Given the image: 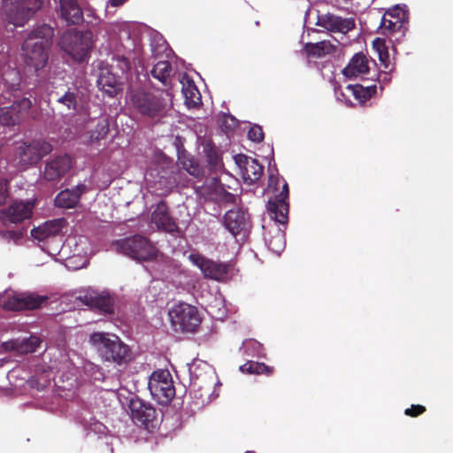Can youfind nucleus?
Here are the masks:
<instances>
[{"instance_id":"obj_36","label":"nucleus","mask_w":453,"mask_h":453,"mask_svg":"<svg viewBox=\"0 0 453 453\" xmlns=\"http://www.w3.org/2000/svg\"><path fill=\"white\" fill-rule=\"evenodd\" d=\"M240 370L242 372L249 374H265L272 375L273 373V367L268 366L264 363H258L254 361H248L244 365L240 366Z\"/></svg>"},{"instance_id":"obj_1","label":"nucleus","mask_w":453,"mask_h":453,"mask_svg":"<svg viewBox=\"0 0 453 453\" xmlns=\"http://www.w3.org/2000/svg\"><path fill=\"white\" fill-rule=\"evenodd\" d=\"M53 36L54 29L47 24L37 27L27 35L21 46L22 57L27 67L37 72L46 66Z\"/></svg>"},{"instance_id":"obj_49","label":"nucleus","mask_w":453,"mask_h":453,"mask_svg":"<svg viewBox=\"0 0 453 453\" xmlns=\"http://www.w3.org/2000/svg\"><path fill=\"white\" fill-rule=\"evenodd\" d=\"M245 344H251V345H254V344H257V342L253 341V340H250L248 342H245Z\"/></svg>"},{"instance_id":"obj_47","label":"nucleus","mask_w":453,"mask_h":453,"mask_svg":"<svg viewBox=\"0 0 453 453\" xmlns=\"http://www.w3.org/2000/svg\"><path fill=\"white\" fill-rule=\"evenodd\" d=\"M228 120H230V121H231V124H229V125H228L229 127H233V126H234V124H235V119H234L233 117H231V116H227V115H226V116H225V119H224V121H223V123H222V126H226V122H227Z\"/></svg>"},{"instance_id":"obj_41","label":"nucleus","mask_w":453,"mask_h":453,"mask_svg":"<svg viewBox=\"0 0 453 453\" xmlns=\"http://www.w3.org/2000/svg\"><path fill=\"white\" fill-rule=\"evenodd\" d=\"M112 60L115 63V66L121 72V74L127 73L131 69V63L125 56H114Z\"/></svg>"},{"instance_id":"obj_11","label":"nucleus","mask_w":453,"mask_h":453,"mask_svg":"<svg viewBox=\"0 0 453 453\" xmlns=\"http://www.w3.org/2000/svg\"><path fill=\"white\" fill-rule=\"evenodd\" d=\"M82 304L96 309L104 314L114 313V298L106 291L87 290L76 297Z\"/></svg>"},{"instance_id":"obj_3","label":"nucleus","mask_w":453,"mask_h":453,"mask_svg":"<svg viewBox=\"0 0 453 453\" xmlns=\"http://www.w3.org/2000/svg\"><path fill=\"white\" fill-rule=\"evenodd\" d=\"M58 45L74 60L82 62L93 48L94 35L90 30L68 29L60 36Z\"/></svg>"},{"instance_id":"obj_7","label":"nucleus","mask_w":453,"mask_h":453,"mask_svg":"<svg viewBox=\"0 0 453 453\" xmlns=\"http://www.w3.org/2000/svg\"><path fill=\"white\" fill-rule=\"evenodd\" d=\"M53 145L43 139L33 140L29 142H21L16 148V160L18 165L27 169L36 165L41 159L51 153Z\"/></svg>"},{"instance_id":"obj_8","label":"nucleus","mask_w":453,"mask_h":453,"mask_svg":"<svg viewBox=\"0 0 453 453\" xmlns=\"http://www.w3.org/2000/svg\"><path fill=\"white\" fill-rule=\"evenodd\" d=\"M148 388L159 404L167 405L175 396L173 377L168 370L154 371L149 378Z\"/></svg>"},{"instance_id":"obj_44","label":"nucleus","mask_w":453,"mask_h":453,"mask_svg":"<svg viewBox=\"0 0 453 453\" xmlns=\"http://www.w3.org/2000/svg\"><path fill=\"white\" fill-rule=\"evenodd\" d=\"M8 181L7 180L1 179L0 180V206L4 205L9 197V189H8Z\"/></svg>"},{"instance_id":"obj_42","label":"nucleus","mask_w":453,"mask_h":453,"mask_svg":"<svg viewBox=\"0 0 453 453\" xmlns=\"http://www.w3.org/2000/svg\"><path fill=\"white\" fill-rule=\"evenodd\" d=\"M250 140L255 142H260L264 140V132L260 126L255 125L248 132Z\"/></svg>"},{"instance_id":"obj_12","label":"nucleus","mask_w":453,"mask_h":453,"mask_svg":"<svg viewBox=\"0 0 453 453\" xmlns=\"http://www.w3.org/2000/svg\"><path fill=\"white\" fill-rule=\"evenodd\" d=\"M33 208L34 203L30 202L14 201L8 207L0 210V222L5 226L21 223L32 217Z\"/></svg>"},{"instance_id":"obj_13","label":"nucleus","mask_w":453,"mask_h":453,"mask_svg":"<svg viewBox=\"0 0 453 453\" xmlns=\"http://www.w3.org/2000/svg\"><path fill=\"white\" fill-rule=\"evenodd\" d=\"M73 167V161L67 154L58 155L46 162L42 173V179L48 182H58Z\"/></svg>"},{"instance_id":"obj_19","label":"nucleus","mask_w":453,"mask_h":453,"mask_svg":"<svg viewBox=\"0 0 453 453\" xmlns=\"http://www.w3.org/2000/svg\"><path fill=\"white\" fill-rule=\"evenodd\" d=\"M407 19L406 11L399 5L388 9L381 18V33L383 35H391L400 31Z\"/></svg>"},{"instance_id":"obj_15","label":"nucleus","mask_w":453,"mask_h":453,"mask_svg":"<svg viewBox=\"0 0 453 453\" xmlns=\"http://www.w3.org/2000/svg\"><path fill=\"white\" fill-rule=\"evenodd\" d=\"M128 407L131 418L137 426L148 428L157 418L156 409L137 396L130 399Z\"/></svg>"},{"instance_id":"obj_26","label":"nucleus","mask_w":453,"mask_h":453,"mask_svg":"<svg viewBox=\"0 0 453 453\" xmlns=\"http://www.w3.org/2000/svg\"><path fill=\"white\" fill-rule=\"evenodd\" d=\"M41 341L36 336H30L24 339H13L4 342L1 348L5 352L16 351L19 354L32 353L39 347Z\"/></svg>"},{"instance_id":"obj_24","label":"nucleus","mask_w":453,"mask_h":453,"mask_svg":"<svg viewBox=\"0 0 453 453\" xmlns=\"http://www.w3.org/2000/svg\"><path fill=\"white\" fill-rule=\"evenodd\" d=\"M5 7L10 5L11 12H16L21 20L28 19L42 6V0H3Z\"/></svg>"},{"instance_id":"obj_32","label":"nucleus","mask_w":453,"mask_h":453,"mask_svg":"<svg viewBox=\"0 0 453 453\" xmlns=\"http://www.w3.org/2000/svg\"><path fill=\"white\" fill-rule=\"evenodd\" d=\"M173 67L169 61H158L150 70L151 76L165 86L170 85Z\"/></svg>"},{"instance_id":"obj_43","label":"nucleus","mask_w":453,"mask_h":453,"mask_svg":"<svg viewBox=\"0 0 453 453\" xmlns=\"http://www.w3.org/2000/svg\"><path fill=\"white\" fill-rule=\"evenodd\" d=\"M426 411V407L420 404H412L404 410V414L411 418H417Z\"/></svg>"},{"instance_id":"obj_21","label":"nucleus","mask_w":453,"mask_h":453,"mask_svg":"<svg viewBox=\"0 0 453 453\" xmlns=\"http://www.w3.org/2000/svg\"><path fill=\"white\" fill-rule=\"evenodd\" d=\"M151 222L155 224L157 229L167 233H177L178 225L171 215L169 208L165 201H160L151 213Z\"/></svg>"},{"instance_id":"obj_50","label":"nucleus","mask_w":453,"mask_h":453,"mask_svg":"<svg viewBox=\"0 0 453 453\" xmlns=\"http://www.w3.org/2000/svg\"><path fill=\"white\" fill-rule=\"evenodd\" d=\"M13 23H14L15 25H20V24H19V20H17V19L13 20Z\"/></svg>"},{"instance_id":"obj_28","label":"nucleus","mask_w":453,"mask_h":453,"mask_svg":"<svg viewBox=\"0 0 453 453\" xmlns=\"http://www.w3.org/2000/svg\"><path fill=\"white\" fill-rule=\"evenodd\" d=\"M96 82L99 89L110 97L115 96L122 89L117 75L109 71H103Z\"/></svg>"},{"instance_id":"obj_38","label":"nucleus","mask_w":453,"mask_h":453,"mask_svg":"<svg viewBox=\"0 0 453 453\" xmlns=\"http://www.w3.org/2000/svg\"><path fill=\"white\" fill-rule=\"evenodd\" d=\"M266 242L268 248L276 254H280L286 245L284 234L280 230H277L273 235L266 239Z\"/></svg>"},{"instance_id":"obj_48","label":"nucleus","mask_w":453,"mask_h":453,"mask_svg":"<svg viewBox=\"0 0 453 453\" xmlns=\"http://www.w3.org/2000/svg\"><path fill=\"white\" fill-rule=\"evenodd\" d=\"M127 0H109V3L111 6H120L122 5Z\"/></svg>"},{"instance_id":"obj_22","label":"nucleus","mask_w":453,"mask_h":453,"mask_svg":"<svg viewBox=\"0 0 453 453\" xmlns=\"http://www.w3.org/2000/svg\"><path fill=\"white\" fill-rule=\"evenodd\" d=\"M316 24L331 32L346 34L354 28L355 20L352 18H342L332 13H326L318 15Z\"/></svg>"},{"instance_id":"obj_40","label":"nucleus","mask_w":453,"mask_h":453,"mask_svg":"<svg viewBox=\"0 0 453 453\" xmlns=\"http://www.w3.org/2000/svg\"><path fill=\"white\" fill-rule=\"evenodd\" d=\"M109 124L107 120L104 119L99 121L95 129L91 132L90 139L91 141H100L106 137L109 133Z\"/></svg>"},{"instance_id":"obj_4","label":"nucleus","mask_w":453,"mask_h":453,"mask_svg":"<svg viewBox=\"0 0 453 453\" xmlns=\"http://www.w3.org/2000/svg\"><path fill=\"white\" fill-rule=\"evenodd\" d=\"M121 254L137 261H152L157 257L158 250L145 236L134 234L114 242Z\"/></svg>"},{"instance_id":"obj_16","label":"nucleus","mask_w":453,"mask_h":453,"mask_svg":"<svg viewBox=\"0 0 453 453\" xmlns=\"http://www.w3.org/2000/svg\"><path fill=\"white\" fill-rule=\"evenodd\" d=\"M288 195V185L284 181L282 190L273 199H270L267 203L270 217L280 224H285L288 220L289 205L287 200Z\"/></svg>"},{"instance_id":"obj_23","label":"nucleus","mask_w":453,"mask_h":453,"mask_svg":"<svg viewBox=\"0 0 453 453\" xmlns=\"http://www.w3.org/2000/svg\"><path fill=\"white\" fill-rule=\"evenodd\" d=\"M21 77L16 69H8L0 75V97L4 100L16 96L19 91Z\"/></svg>"},{"instance_id":"obj_35","label":"nucleus","mask_w":453,"mask_h":453,"mask_svg":"<svg viewBox=\"0 0 453 453\" xmlns=\"http://www.w3.org/2000/svg\"><path fill=\"white\" fill-rule=\"evenodd\" d=\"M334 50L333 44L329 42L322 41L317 43H307L305 50L309 56L321 58L327 54H331Z\"/></svg>"},{"instance_id":"obj_27","label":"nucleus","mask_w":453,"mask_h":453,"mask_svg":"<svg viewBox=\"0 0 453 453\" xmlns=\"http://www.w3.org/2000/svg\"><path fill=\"white\" fill-rule=\"evenodd\" d=\"M85 184H78L73 189L62 190L55 198V203L61 208H73L81 199V196L86 191Z\"/></svg>"},{"instance_id":"obj_45","label":"nucleus","mask_w":453,"mask_h":453,"mask_svg":"<svg viewBox=\"0 0 453 453\" xmlns=\"http://www.w3.org/2000/svg\"><path fill=\"white\" fill-rule=\"evenodd\" d=\"M0 234L3 239L7 240V241H10V240L16 241V240L20 239L22 236L21 232L12 231V230L0 231Z\"/></svg>"},{"instance_id":"obj_5","label":"nucleus","mask_w":453,"mask_h":453,"mask_svg":"<svg viewBox=\"0 0 453 453\" xmlns=\"http://www.w3.org/2000/svg\"><path fill=\"white\" fill-rule=\"evenodd\" d=\"M172 329L175 333H194L201 324V317L196 307L180 303L168 311Z\"/></svg>"},{"instance_id":"obj_39","label":"nucleus","mask_w":453,"mask_h":453,"mask_svg":"<svg viewBox=\"0 0 453 453\" xmlns=\"http://www.w3.org/2000/svg\"><path fill=\"white\" fill-rule=\"evenodd\" d=\"M373 47L376 49L379 59L385 69H388L390 65L389 54L383 40L376 39L373 42Z\"/></svg>"},{"instance_id":"obj_51","label":"nucleus","mask_w":453,"mask_h":453,"mask_svg":"<svg viewBox=\"0 0 453 453\" xmlns=\"http://www.w3.org/2000/svg\"><path fill=\"white\" fill-rule=\"evenodd\" d=\"M269 181H270V184L273 182V177L272 176L270 177Z\"/></svg>"},{"instance_id":"obj_10","label":"nucleus","mask_w":453,"mask_h":453,"mask_svg":"<svg viewBox=\"0 0 453 453\" xmlns=\"http://www.w3.org/2000/svg\"><path fill=\"white\" fill-rule=\"evenodd\" d=\"M188 258L201 270L205 278L218 281H223L227 278L230 267L228 264L213 261L199 253H192Z\"/></svg>"},{"instance_id":"obj_25","label":"nucleus","mask_w":453,"mask_h":453,"mask_svg":"<svg viewBox=\"0 0 453 453\" xmlns=\"http://www.w3.org/2000/svg\"><path fill=\"white\" fill-rule=\"evenodd\" d=\"M370 60L363 52L353 55L348 65L343 68L342 74L348 79L365 75L370 71Z\"/></svg>"},{"instance_id":"obj_46","label":"nucleus","mask_w":453,"mask_h":453,"mask_svg":"<svg viewBox=\"0 0 453 453\" xmlns=\"http://www.w3.org/2000/svg\"><path fill=\"white\" fill-rule=\"evenodd\" d=\"M221 201L226 203H234L235 196L223 189Z\"/></svg>"},{"instance_id":"obj_14","label":"nucleus","mask_w":453,"mask_h":453,"mask_svg":"<svg viewBox=\"0 0 453 453\" xmlns=\"http://www.w3.org/2000/svg\"><path fill=\"white\" fill-rule=\"evenodd\" d=\"M47 300L48 297L46 296H39L34 293L16 294L5 300L4 309L13 311L35 310Z\"/></svg>"},{"instance_id":"obj_30","label":"nucleus","mask_w":453,"mask_h":453,"mask_svg":"<svg viewBox=\"0 0 453 453\" xmlns=\"http://www.w3.org/2000/svg\"><path fill=\"white\" fill-rule=\"evenodd\" d=\"M57 103L62 104L68 111H76L81 100L80 90L77 87L68 88L62 95L57 93Z\"/></svg>"},{"instance_id":"obj_18","label":"nucleus","mask_w":453,"mask_h":453,"mask_svg":"<svg viewBox=\"0 0 453 453\" xmlns=\"http://www.w3.org/2000/svg\"><path fill=\"white\" fill-rule=\"evenodd\" d=\"M56 12L66 25H78L83 21V10L78 0H54Z\"/></svg>"},{"instance_id":"obj_37","label":"nucleus","mask_w":453,"mask_h":453,"mask_svg":"<svg viewBox=\"0 0 453 453\" xmlns=\"http://www.w3.org/2000/svg\"><path fill=\"white\" fill-rule=\"evenodd\" d=\"M180 165L186 170L190 175L195 177H198L202 173V170L197 164V162L194 159L193 157H179Z\"/></svg>"},{"instance_id":"obj_6","label":"nucleus","mask_w":453,"mask_h":453,"mask_svg":"<svg viewBox=\"0 0 453 453\" xmlns=\"http://www.w3.org/2000/svg\"><path fill=\"white\" fill-rule=\"evenodd\" d=\"M131 104L141 115L154 119L164 115L165 100L162 93L135 90L131 95Z\"/></svg>"},{"instance_id":"obj_34","label":"nucleus","mask_w":453,"mask_h":453,"mask_svg":"<svg viewBox=\"0 0 453 453\" xmlns=\"http://www.w3.org/2000/svg\"><path fill=\"white\" fill-rule=\"evenodd\" d=\"M376 85L364 87L360 84L348 85L347 92L350 93L360 103H365L376 93Z\"/></svg>"},{"instance_id":"obj_17","label":"nucleus","mask_w":453,"mask_h":453,"mask_svg":"<svg viewBox=\"0 0 453 453\" xmlns=\"http://www.w3.org/2000/svg\"><path fill=\"white\" fill-rule=\"evenodd\" d=\"M223 225L234 236L250 229V219L249 213L241 209H232L226 212Z\"/></svg>"},{"instance_id":"obj_33","label":"nucleus","mask_w":453,"mask_h":453,"mask_svg":"<svg viewBox=\"0 0 453 453\" xmlns=\"http://www.w3.org/2000/svg\"><path fill=\"white\" fill-rule=\"evenodd\" d=\"M203 153L211 169L217 170L222 165L219 150L211 141H207L203 145Z\"/></svg>"},{"instance_id":"obj_31","label":"nucleus","mask_w":453,"mask_h":453,"mask_svg":"<svg viewBox=\"0 0 453 453\" xmlns=\"http://www.w3.org/2000/svg\"><path fill=\"white\" fill-rule=\"evenodd\" d=\"M182 93L188 108H196L202 104L201 94L193 81L188 80L186 83L182 82Z\"/></svg>"},{"instance_id":"obj_2","label":"nucleus","mask_w":453,"mask_h":453,"mask_svg":"<svg viewBox=\"0 0 453 453\" xmlns=\"http://www.w3.org/2000/svg\"><path fill=\"white\" fill-rule=\"evenodd\" d=\"M90 342L96 347L101 357L107 362L117 365L130 360V349L115 335L96 332L90 335Z\"/></svg>"},{"instance_id":"obj_9","label":"nucleus","mask_w":453,"mask_h":453,"mask_svg":"<svg viewBox=\"0 0 453 453\" xmlns=\"http://www.w3.org/2000/svg\"><path fill=\"white\" fill-rule=\"evenodd\" d=\"M32 102L28 97L14 100L12 105L0 109V125L14 127L19 125L29 114Z\"/></svg>"},{"instance_id":"obj_29","label":"nucleus","mask_w":453,"mask_h":453,"mask_svg":"<svg viewBox=\"0 0 453 453\" xmlns=\"http://www.w3.org/2000/svg\"><path fill=\"white\" fill-rule=\"evenodd\" d=\"M63 219H55L45 222L43 225L32 229L31 234L35 239L44 241L50 237H55L61 232Z\"/></svg>"},{"instance_id":"obj_20","label":"nucleus","mask_w":453,"mask_h":453,"mask_svg":"<svg viewBox=\"0 0 453 453\" xmlns=\"http://www.w3.org/2000/svg\"><path fill=\"white\" fill-rule=\"evenodd\" d=\"M234 160L246 183L252 184L262 176L264 167L257 159L244 154H238L234 157Z\"/></svg>"}]
</instances>
